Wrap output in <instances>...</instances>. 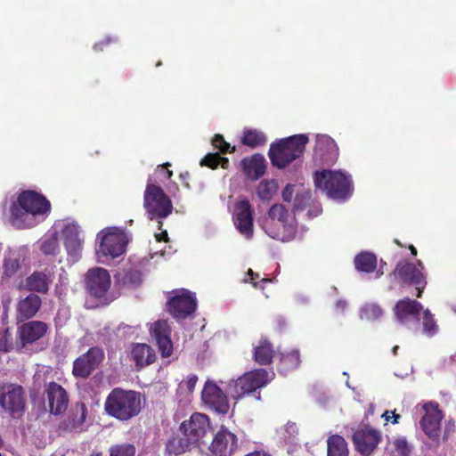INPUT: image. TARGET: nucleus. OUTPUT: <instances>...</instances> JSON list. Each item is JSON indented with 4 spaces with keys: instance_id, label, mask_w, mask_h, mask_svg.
I'll return each instance as SVG.
<instances>
[{
    "instance_id": "obj_27",
    "label": "nucleus",
    "mask_w": 456,
    "mask_h": 456,
    "mask_svg": "<svg viewBox=\"0 0 456 456\" xmlns=\"http://www.w3.org/2000/svg\"><path fill=\"white\" fill-rule=\"evenodd\" d=\"M28 257V249L24 247L10 248L4 260V270L7 276L13 275L24 264Z\"/></svg>"
},
{
    "instance_id": "obj_62",
    "label": "nucleus",
    "mask_w": 456,
    "mask_h": 456,
    "mask_svg": "<svg viewBox=\"0 0 456 456\" xmlns=\"http://www.w3.org/2000/svg\"><path fill=\"white\" fill-rule=\"evenodd\" d=\"M453 310H454V312L456 313V305H453Z\"/></svg>"
},
{
    "instance_id": "obj_49",
    "label": "nucleus",
    "mask_w": 456,
    "mask_h": 456,
    "mask_svg": "<svg viewBox=\"0 0 456 456\" xmlns=\"http://www.w3.org/2000/svg\"><path fill=\"white\" fill-rule=\"evenodd\" d=\"M347 306V302L346 300H343V299H339L336 302V307L339 310H341L342 312L345 311V309L346 308Z\"/></svg>"
},
{
    "instance_id": "obj_36",
    "label": "nucleus",
    "mask_w": 456,
    "mask_h": 456,
    "mask_svg": "<svg viewBox=\"0 0 456 456\" xmlns=\"http://www.w3.org/2000/svg\"><path fill=\"white\" fill-rule=\"evenodd\" d=\"M300 364L299 352L297 350L291 351L287 354H281L280 370L287 372L290 370L297 368Z\"/></svg>"
},
{
    "instance_id": "obj_30",
    "label": "nucleus",
    "mask_w": 456,
    "mask_h": 456,
    "mask_svg": "<svg viewBox=\"0 0 456 456\" xmlns=\"http://www.w3.org/2000/svg\"><path fill=\"white\" fill-rule=\"evenodd\" d=\"M192 441H191L188 436H183L182 433L179 436H174L168 440L166 450L170 454H182L187 451H190L194 446Z\"/></svg>"
},
{
    "instance_id": "obj_37",
    "label": "nucleus",
    "mask_w": 456,
    "mask_h": 456,
    "mask_svg": "<svg viewBox=\"0 0 456 456\" xmlns=\"http://www.w3.org/2000/svg\"><path fill=\"white\" fill-rule=\"evenodd\" d=\"M277 191V183L273 180H264L256 188V194L262 200H270Z\"/></svg>"
},
{
    "instance_id": "obj_28",
    "label": "nucleus",
    "mask_w": 456,
    "mask_h": 456,
    "mask_svg": "<svg viewBox=\"0 0 456 456\" xmlns=\"http://www.w3.org/2000/svg\"><path fill=\"white\" fill-rule=\"evenodd\" d=\"M243 172L251 180H257L265 173V159L260 154L245 158L241 161Z\"/></svg>"
},
{
    "instance_id": "obj_42",
    "label": "nucleus",
    "mask_w": 456,
    "mask_h": 456,
    "mask_svg": "<svg viewBox=\"0 0 456 456\" xmlns=\"http://www.w3.org/2000/svg\"><path fill=\"white\" fill-rule=\"evenodd\" d=\"M135 447L131 444H116L110 447V456H134Z\"/></svg>"
},
{
    "instance_id": "obj_18",
    "label": "nucleus",
    "mask_w": 456,
    "mask_h": 456,
    "mask_svg": "<svg viewBox=\"0 0 456 456\" xmlns=\"http://www.w3.org/2000/svg\"><path fill=\"white\" fill-rule=\"evenodd\" d=\"M151 336L155 339L163 357H168L173 352L170 338V327L166 321H157L150 328Z\"/></svg>"
},
{
    "instance_id": "obj_31",
    "label": "nucleus",
    "mask_w": 456,
    "mask_h": 456,
    "mask_svg": "<svg viewBox=\"0 0 456 456\" xmlns=\"http://www.w3.org/2000/svg\"><path fill=\"white\" fill-rule=\"evenodd\" d=\"M271 220H277L281 225L289 233L294 232L292 222H289L288 210L281 204H274L268 212Z\"/></svg>"
},
{
    "instance_id": "obj_38",
    "label": "nucleus",
    "mask_w": 456,
    "mask_h": 456,
    "mask_svg": "<svg viewBox=\"0 0 456 456\" xmlns=\"http://www.w3.org/2000/svg\"><path fill=\"white\" fill-rule=\"evenodd\" d=\"M242 142L250 147H256L265 142V137L261 132L249 130L245 132Z\"/></svg>"
},
{
    "instance_id": "obj_29",
    "label": "nucleus",
    "mask_w": 456,
    "mask_h": 456,
    "mask_svg": "<svg viewBox=\"0 0 456 456\" xmlns=\"http://www.w3.org/2000/svg\"><path fill=\"white\" fill-rule=\"evenodd\" d=\"M132 356L138 367H143L154 362V350L146 344H137L132 350Z\"/></svg>"
},
{
    "instance_id": "obj_56",
    "label": "nucleus",
    "mask_w": 456,
    "mask_h": 456,
    "mask_svg": "<svg viewBox=\"0 0 456 456\" xmlns=\"http://www.w3.org/2000/svg\"><path fill=\"white\" fill-rule=\"evenodd\" d=\"M268 234L272 237V238H274V239H280V236L278 233H272V232H268Z\"/></svg>"
},
{
    "instance_id": "obj_39",
    "label": "nucleus",
    "mask_w": 456,
    "mask_h": 456,
    "mask_svg": "<svg viewBox=\"0 0 456 456\" xmlns=\"http://www.w3.org/2000/svg\"><path fill=\"white\" fill-rule=\"evenodd\" d=\"M200 165L208 166L211 168H216L218 165H221L222 167L227 168L229 160L227 158H221L217 153H209L201 159Z\"/></svg>"
},
{
    "instance_id": "obj_58",
    "label": "nucleus",
    "mask_w": 456,
    "mask_h": 456,
    "mask_svg": "<svg viewBox=\"0 0 456 456\" xmlns=\"http://www.w3.org/2000/svg\"><path fill=\"white\" fill-rule=\"evenodd\" d=\"M90 456H102V453H94V454H92Z\"/></svg>"
},
{
    "instance_id": "obj_48",
    "label": "nucleus",
    "mask_w": 456,
    "mask_h": 456,
    "mask_svg": "<svg viewBox=\"0 0 456 456\" xmlns=\"http://www.w3.org/2000/svg\"><path fill=\"white\" fill-rule=\"evenodd\" d=\"M248 275L250 276V282L253 284L254 287H257L256 282H255V280L259 277L258 273H254L251 269L248 271Z\"/></svg>"
},
{
    "instance_id": "obj_32",
    "label": "nucleus",
    "mask_w": 456,
    "mask_h": 456,
    "mask_svg": "<svg viewBox=\"0 0 456 456\" xmlns=\"http://www.w3.org/2000/svg\"><path fill=\"white\" fill-rule=\"evenodd\" d=\"M327 456H348L346 440L338 435H332L327 440Z\"/></svg>"
},
{
    "instance_id": "obj_13",
    "label": "nucleus",
    "mask_w": 456,
    "mask_h": 456,
    "mask_svg": "<svg viewBox=\"0 0 456 456\" xmlns=\"http://www.w3.org/2000/svg\"><path fill=\"white\" fill-rule=\"evenodd\" d=\"M380 439V432L369 426L357 429L353 435V441L356 450L364 456H369L372 453Z\"/></svg>"
},
{
    "instance_id": "obj_46",
    "label": "nucleus",
    "mask_w": 456,
    "mask_h": 456,
    "mask_svg": "<svg viewBox=\"0 0 456 456\" xmlns=\"http://www.w3.org/2000/svg\"><path fill=\"white\" fill-rule=\"evenodd\" d=\"M197 381H198V377L194 374H191L188 376L187 380L184 383H181L180 386H181V387L185 386L187 390L190 393H192L195 388V386L197 384Z\"/></svg>"
},
{
    "instance_id": "obj_45",
    "label": "nucleus",
    "mask_w": 456,
    "mask_h": 456,
    "mask_svg": "<svg viewBox=\"0 0 456 456\" xmlns=\"http://www.w3.org/2000/svg\"><path fill=\"white\" fill-rule=\"evenodd\" d=\"M212 142H213V145L216 149L220 150L223 153H226L228 151V150H229V147H230L229 143H227L224 140V137L222 135H220V134H216L214 137Z\"/></svg>"
},
{
    "instance_id": "obj_63",
    "label": "nucleus",
    "mask_w": 456,
    "mask_h": 456,
    "mask_svg": "<svg viewBox=\"0 0 456 456\" xmlns=\"http://www.w3.org/2000/svg\"><path fill=\"white\" fill-rule=\"evenodd\" d=\"M0 456H2V454L0 453Z\"/></svg>"
},
{
    "instance_id": "obj_24",
    "label": "nucleus",
    "mask_w": 456,
    "mask_h": 456,
    "mask_svg": "<svg viewBox=\"0 0 456 456\" xmlns=\"http://www.w3.org/2000/svg\"><path fill=\"white\" fill-rule=\"evenodd\" d=\"M42 305L40 297L35 293H30L27 297L20 298L16 305V320L24 322L34 317L39 311Z\"/></svg>"
},
{
    "instance_id": "obj_22",
    "label": "nucleus",
    "mask_w": 456,
    "mask_h": 456,
    "mask_svg": "<svg viewBox=\"0 0 456 456\" xmlns=\"http://www.w3.org/2000/svg\"><path fill=\"white\" fill-rule=\"evenodd\" d=\"M314 156L323 163L334 162L338 156V149L335 141L326 134L317 135Z\"/></svg>"
},
{
    "instance_id": "obj_11",
    "label": "nucleus",
    "mask_w": 456,
    "mask_h": 456,
    "mask_svg": "<svg viewBox=\"0 0 456 456\" xmlns=\"http://www.w3.org/2000/svg\"><path fill=\"white\" fill-rule=\"evenodd\" d=\"M86 286L88 292L95 297H103L110 287V276L102 267H94L86 274Z\"/></svg>"
},
{
    "instance_id": "obj_53",
    "label": "nucleus",
    "mask_w": 456,
    "mask_h": 456,
    "mask_svg": "<svg viewBox=\"0 0 456 456\" xmlns=\"http://www.w3.org/2000/svg\"><path fill=\"white\" fill-rule=\"evenodd\" d=\"M382 417L385 418V419L387 421H388L391 418H392V414L390 413L389 411H386L383 414H382Z\"/></svg>"
},
{
    "instance_id": "obj_43",
    "label": "nucleus",
    "mask_w": 456,
    "mask_h": 456,
    "mask_svg": "<svg viewBox=\"0 0 456 456\" xmlns=\"http://www.w3.org/2000/svg\"><path fill=\"white\" fill-rule=\"evenodd\" d=\"M423 331L429 336L434 335L437 331V325L430 311L428 309L423 312Z\"/></svg>"
},
{
    "instance_id": "obj_3",
    "label": "nucleus",
    "mask_w": 456,
    "mask_h": 456,
    "mask_svg": "<svg viewBox=\"0 0 456 456\" xmlns=\"http://www.w3.org/2000/svg\"><path fill=\"white\" fill-rule=\"evenodd\" d=\"M308 142L305 134H297L281 140L277 144H272L269 157L273 166L283 168L290 162L299 158Z\"/></svg>"
},
{
    "instance_id": "obj_17",
    "label": "nucleus",
    "mask_w": 456,
    "mask_h": 456,
    "mask_svg": "<svg viewBox=\"0 0 456 456\" xmlns=\"http://www.w3.org/2000/svg\"><path fill=\"white\" fill-rule=\"evenodd\" d=\"M49 411L52 414L60 415L63 413L69 404V395L66 390L56 382H50L45 387Z\"/></svg>"
},
{
    "instance_id": "obj_15",
    "label": "nucleus",
    "mask_w": 456,
    "mask_h": 456,
    "mask_svg": "<svg viewBox=\"0 0 456 456\" xmlns=\"http://www.w3.org/2000/svg\"><path fill=\"white\" fill-rule=\"evenodd\" d=\"M203 402L216 412L225 414L230 409L226 395L214 382L207 381L201 393Z\"/></svg>"
},
{
    "instance_id": "obj_9",
    "label": "nucleus",
    "mask_w": 456,
    "mask_h": 456,
    "mask_svg": "<svg viewBox=\"0 0 456 456\" xmlns=\"http://www.w3.org/2000/svg\"><path fill=\"white\" fill-rule=\"evenodd\" d=\"M423 265L420 261L417 264L407 261H400L393 273L403 284L414 285L417 288V297H420L427 281L422 273Z\"/></svg>"
},
{
    "instance_id": "obj_16",
    "label": "nucleus",
    "mask_w": 456,
    "mask_h": 456,
    "mask_svg": "<svg viewBox=\"0 0 456 456\" xmlns=\"http://www.w3.org/2000/svg\"><path fill=\"white\" fill-rule=\"evenodd\" d=\"M169 313L176 319H185L196 309V299L187 290L183 289L167 303Z\"/></svg>"
},
{
    "instance_id": "obj_25",
    "label": "nucleus",
    "mask_w": 456,
    "mask_h": 456,
    "mask_svg": "<svg viewBox=\"0 0 456 456\" xmlns=\"http://www.w3.org/2000/svg\"><path fill=\"white\" fill-rule=\"evenodd\" d=\"M64 245L69 256H77L82 249L80 228L74 222H68L62 228Z\"/></svg>"
},
{
    "instance_id": "obj_1",
    "label": "nucleus",
    "mask_w": 456,
    "mask_h": 456,
    "mask_svg": "<svg viewBox=\"0 0 456 456\" xmlns=\"http://www.w3.org/2000/svg\"><path fill=\"white\" fill-rule=\"evenodd\" d=\"M49 210L50 203L44 196L32 191H23L11 208V222L18 228L30 227L37 223V216Z\"/></svg>"
},
{
    "instance_id": "obj_33",
    "label": "nucleus",
    "mask_w": 456,
    "mask_h": 456,
    "mask_svg": "<svg viewBox=\"0 0 456 456\" xmlns=\"http://www.w3.org/2000/svg\"><path fill=\"white\" fill-rule=\"evenodd\" d=\"M354 265L360 272L371 273L376 269L377 257L371 253H361L355 256Z\"/></svg>"
},
{
    "instance_id": "obj_8",
    "label": "nucleus",
    "mask_w": 456,
    "mask_h": 456,
    "mask_svg": "<svg viewBox=\"0 0 456 456\" xmlns=\"http://www.w3.org/2000/svg\"><path fill=\"white\" fill-rule=\"evenodd\" d=\"M144 208L150 219L166 218L171 214L173 206L164 191L152 183H148L144 192Z\"/></svg>"
},
{
    "instance_id": "obj_5",
    "label": "nucleus",
    "mask_w": 456,
    "mask_h": 456,
    "mask_svg": "<svg viewBox=\"0 0 456 456\" xmlns=\"http://www.w3.org/2000/svg\"><path fill=\"white\" fill-rule=\"evenodd\" d=\"M26 393L24 388L15 383L0 385V407L13 419H20L26 410Z\"/></svg>"
},
{
    "instance_id": "obj_21",
    "label": "nucleus",
    "mask_w": 456,
    "mask_h": 456,
    "mask_svg": "<svg viewBox=\"0 0 456 456\" xmlns=\"http://www.w3.org/2000/svg\"><path fill=\"white\" fill-rule=\"evenodd\" d=\"M236 446V436L226 429H222L216 435L209 449L216 456H230Z\"/></svg>"
},
{
    "instance_id": "obj_14",
    "label": "nucleus",
    "mask_w": 456,
    "mask_h": 456,
    "mask_svg": "<svg viewBox=\"0 0 456 456\" xmlns=\"http://www.w3.org/2000/svg\"><path fill=\"white\" fill-rule=\"evenodd\" d=\"M102 359L103 352L102 349L98 347L90 348L74 362L72 371L74 376L82 379L87 378Z\"/></svg>"
},
{
    "instance_id": "obj_51",
    "label": "nucleus",
    "mask_w": 456,
    "mask_h": 456,
    "mask_svg": "<svg viewBox=\"0 0 456 456\" xmlns=\"http://www.w3.org/2000/svg\"><path fill=\"white\" fill-rule=\"evenodd\" d=\"M390 413L392 414V418H393L392 423H394V424L398 423V420L401 418V416L399 414H396L395 411H390Z\"/></svg>"
},
{
    "instance_id": "obj_61",
    "label": "nucleus",
    "mask_w": 456,
    "mask_h": 456,
    "mask_svg": "<svg viewBox=\"0 0 456 456\" xmlns=\"http://www.w3.org/2000/svg\"><path fill=\"white\" fill-rule=\"evenodd\" d=\"M163 235H165L166 237L167 236V232H163Z\"/></svg>"
},
{
    "instance_id": "obj_60",
    "label": "nucleus",
    "mask_w": 456,
    "mask_h": 456,
    "mask_svg": "<svg viewBox=\"0 0 456 456\" xmlns=\"http://www.w3.org/2000/svg\"><path fill=\"white\" fill-rule=\"evenodd\" d=\"M305 194H306V198L309 200L310 199V194L308 192H306Z\"/></svg>"
},
{
    "instance_id": "obj_26",
    "label": "nucleus",
    "mask_w": 456,
    "mask_h": 456,
    "mask_svg": "<svg viewBox=\"0 0 456 456\" xmlns=\"http://www.w3.org/2000/svg\"><path fill=\"white\" fill-rule=\"evenodd\" d=\"M422 308L419 302L406 297L395 304L394 311L396 319L401 323L406 324L409 320L416 319Z\"/></svg>"
},
{
    "instance_id": "obj_44",
    "label": "nucleus",
    "mask_w": 456,
    "mask_h": 456,
    "mask_svg": "<svg viewBox=\"0 0 456 456\" xmlns=\"http://www.w3.org/2000/svg\"><path fill=\"white\" fill-rule=\"evenodd\" d=\"M75 412L77 415V419L74 420V424L76 426H81L85 422L86 417V407L85 403H77L75 406Z\"/></svg>"
},
{
    "instance_id": "obj_34",
    "label": "nucleus",
    "mask_w": 456,
    "mask_h": 456,
    "mask_svg": "<svg viewBox=\"0 0 456 456\" xmlns=\"http://www.w3.org/2000/svg\"><path fill=\"white\" fill-rule=\"evenodd\" d=\"M273 357V349L267 340H261L255 348V360L261 365L268 364Z\"/></svg>"
},
{
    "instance_id": "obj_20",
    "label": "nucleus",
    "mask_w": 456,
    "mask_h": 456,
    "mask_svg": "<svg viewBox=\"0 0 456 456\" xmlns=\"http://www.w3.org/2000/svg\"><path fill=\"white\" fill-rule=\"evenodd\" d=\"M48 330V325L41 321H30L18 329L21 347L42 338Z\"/></svg>"
},
{
    "instance_id": "obj_55",
    "label": "nucleus",
    "mask_w": 456,
    "mask_h": 456,
    "mask_svg": "<svg viewBox=\"0 0 456 456\" xmlns=\"http://www.w3.org/2000/svg\"><path fill=\"white\" fill-rule=\"evenodd\" d=\"M410 249H411V254H412L413 256H416V255H417V250H416V248H415L412 245H411V246H410Z\"/></svg>"
},
{
    "instance_id": "obj_35",
    "label": "nucleus",
    "mask_w": 456,
    "mask_h": 456,
    "mask_svg": "<svg viewBox=\"0 0 456 456\" xmlns=\"http://www.w3.org/2000/svg\"><path fill=\"white\" fill-rule=\"evenodd\" d=\"M39 248L45 256H55L60 251V244L58 241L57 233H53L40 242Z\"/></svg>"
},
{
    "instance_id": "obj_23",
    "label": "nucleus",
    "mask_w": 456,
    "mask_h": 456,
    "mask_svg": "<svg viewBox=\"0 0 456 456\" xmlns=\"http://www.w3.org/2000/svg\"><path fill=\"white\" fill-rule=\"evenodd\" d=\"M54 273L50 268L35 271L26 279V287L30 291L45 294L53 281Z\"/></svg>"
},
{
    "instance_id": "obj_57",
    "label": "nucleus",
    "mask_w": 456,
    "mask_h": 456,
    "mask_svg": "<svg viewBox=\"0 0 456 456\" xmlns=\"http://www.w3.org/2000/svg\"><path fill=\"white\" fill-rule=\"evenodd\" d=\"M397 350H398V346H394V348H393V354H396Z\"/></svg>"
},
{
    "instance_id": "obj_12",
    "label": "nucleus",
    "mask_w": 456,
    "mask_h": 456,
    "mask_svg": "<svg viewBox=\"0 0 456 456\" xmlns=\"http://www.w3.org/2000/svg\"><path fill=\"white\" fill-rule=\"evenodd\" d=\"M210 429L208 418L205 414L193 413L190 419L183 421L180 426V432L188 436L194 444H198Z\"/></svg>"
},
{
    "instance_id": "obj_6",
    "label": "nucleus",
    "mask_w": 456,
    "mask_h": 456,
    "mask_svg": "<svg viewBox=\"0 0 456 456\" xmlns=\"http://www.w3.org/2000/svg\"><path fill=\"white\" fill-rule=\"evenodd\" d=\"M97 238L100 240V244L96 248V255L101 263L105 262L104 258H116L126 250V237L125 233L117 229L102 231Z\"/></svg>"
},
{
    "instance_id": "obj_41",
    "label": "nucleus",
    "mask_w": 456,
    "mask_h": 456,
    "mask_svg": "<svg viewBox=\"0 0 456 456\" xmlns=\"http://www.w3.org/2000/svg\"><path fill=\"white\" fill-rule=\"evenodd\" d=\"M393 445L397 456H410L412 451V445L406 440L404 436L396 437Z\"/></svg>"
},
{
    "instance_id": "obj_52",
    "label": "nucleus",
    "mask_w": 456,
    "mask_h": 456,
    "mask_svg": "<svg viewBox=\"0 0 456 456\" xmlns=\"http://www.w3.org/2000/svg\"><path fill=\"white\" fill-rule=\"evenodd\" d=\"M246 456H271V455L268 453H265V452H255L249 453Z\"/></svg>"
},
{
    "instance_id": "obj_47",
    "label": "nucleus",
    "mask_w": 456,
    "mask_h": 456,
    "mask_svg": "<svg viewBox=\"0 0 456 456\" xmlns=\"http://www.w3.org/2000/svg\"><path fill=\"white\" fill-rule=\"evenodd\" d=\"M294 194V185L288 184L282 191V199L284 201H291Z\"/></svg>"
},
{
    "instance_id": "obj_19",
    "label": "nucleus",
    "mask_w": 456,
    "mask_h": 456,
    "mask_svg": "<svg viewBox=\"0 0 456 456\" xmlns=\"http://www.w3.org/2000/svg\"><path fill=\"white\" fill-rule=\"evenodd\" d=\"M234 224L240 232L249 239L253 235L251 205L248 200L238 202L234 209Z\"/></svg>"
},
{
    "instance_id": "obj_50",
    "label": "nucleus",
    "mask_w": 456,
    "mask_h": 456,
    "mask_svg": "<svg viewBox=\"0 0 456 456\" xmlns=\"http://www.w3.org/2000/svg\"><path fill=\"white\" fill-rule=\"evenodd\" d=\"M127 277H129L132 281L135 282L139 281L140 273L137 271H133L127 274Z\"/></svg>"
},
{
    "instance_id": "obj_54",
    "label": "nucleus",
    "mask_w": 456,
    "mask_h": 456,
    "mask_svg": "<svg viewBox=\"0 0 456 456\" xmlns=\"http://www.w3.org/2000/svg\"><path fill=\"white\" fill-rule=\"evenodd\" d=\"M165 175H166L167 178L169 179L172 176L173 173L170 170H167V171H165Z\"/></svg>"
},
{
    "instance_id": "obj_10",
    "label": "nucleus",
    "mask_w": 456,
    "mask_h": 456,
    "mask_svg": "<svg viewBox=\"0 0 456 456\" xmlns=\"http://www.w3.org/2000/svg\"><path fill=\"white\" fill-rule=\"evenodd\" d=\"M425 412L419 424L424 433L433 441H438L441 431V421L444 414L436 403L429 402L422 405Z\"/></svg>"
},
{
    "instance_id": "obj_59",
    "label": "nucleus",
    "mask_w": 456,
    "mask_h": 456,
    "mask_svg": "<svg viewBox=\"0 0 456 456\" xmlns=\"http://www.w3.org/2000/svg\"><path fill=\"white\" fill-rule=\"evenodd\" d=\"M268 281V279H262L261 282H267Z\"/></svg>"
},
{
    "instance_id": "obj_7",
    "label": "nucleus",
    "mask_w": 456,
    "mask_h": 456,
    "mask_svg": "<svg viewBox=\"0 0 456 456\" xmlns=\"http://www.w3.org/2000/svg\"><path fill=\"white\" fill-rule=\"evenodd\" d=\"M272 378L265 370L258 369L248 371L237 380H232L228 384V393L233 398H240L247 394L265 387Z\"/></svg>"
},
{
    "instance_id": "obj_40",
    "label": "nucleus",
    "mask_w": 456,
    "mask_h": 456,
    "mask_svg": "<svg viewBox=\"0 0 456 456\" xmlns=\"http://www.w3.org/2000/svg\"><path fill=\"white\" fill-rule=\"evenodd\" d=\"M383 314L381 307L376 304H366L361 309V318L366 320H377Z\"/></svg>"
},
{
    "instance_id": "obj_2",
    "label": "nucleus",
    "mask_w": 456,
    "mask_h": 456,
    "mask_svg": "<svg viewBox=\"0 0 456 456\" xmlns=\"http://www.w3.org/2000/svg\"><path fill=\"white\" fill-rule=\"evenodd\" d=\"M104 409L110 416L119 420L131 419L141 411V395L133 390L114 388L106 398Z\"/></svg>"
},
{
    "instance_id": "obj_4",
    "label": "nucleus",
    "mask_w": 456,
    "mask_h": 456,
    "mask_svg": "<svg viewBox=\"0 0 456 456\" xmlns=\"http://www.w3.org/2000/svg\"><path fill=\"white\" fill-rule=\"evenodd\" d=\"M314 183L317 188L325 191L329 198L344 200L349 195L348 177L341 172L330 170L316 172Z\"/></svg>"
}]
</instances>
